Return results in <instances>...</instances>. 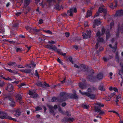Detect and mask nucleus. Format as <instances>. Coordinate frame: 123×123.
<instances>
[{
  "label": "nucleus",
  "mask_w": 123,
  "mask_h": 123,
  "mask_svg": "<svg viewBox=\"0 0 123 123\" xmlns=\"http://www.w3.org/2000/svg\"><path fill=\"white\" fill-rule=\"evenodd\" d=\"M68 96V94L66 93L63 92H61L58 98H57L55 97H53L51 99V101L52 102H61L64 101Z\"/></svg>",
  "instance_id": "obj_1"
},
{
  "label": "nucleus",
  "mask_w": 123,
  "mask_h": 123,
  "mask_svg": "<svg viewBox=\"0 0 123 123\" xmlns=\"http://www.w3.org/2000/svg\"><path fill=\"white\" fill-rule=\"evenodd\" d=\"M45 48H49L54 50L56 52L58 53L61 54V50L57 49L56 46L54 45L50 44L48 45L45 46Z\"/></svg>",
  "instance_id": "obj_2"
},
{
  "label": "nucleus",
  "mask_w": 123,
  "mask_h": 123,
  "mask_svg": "<svg viewBox=\"0 0 123 123\" xmlns=\"http://www.w3.org/2000/svg\"><path fill=\"white\" fill-rule=\"evenodd\" d=\"M0 118L2 119L4 118H7L10 120H13L14 121H16V119L15 118H13L11 117L7 116L5 113L3 112L0 113Z\"/></svg>",
  "instance_id": "obj_3"
},
{
  "label": "nucleus",
  "mask_w": 123,
  "mask_h": 123,
  "mask_svg": "<svg viewBox=\"0 0 123 123\" xmlns=\"http://www.w3.org/2000/svg\"><path fill=\"white\" fill-rule=\"evenodd\" d=\"M79 92L81 93L83 95H86L89 97L91 99H93L95 98V95L93 94H91L88 92H82L81 90H79Z\"/></svg>",
  "instance_id": "obj_4"
},
{
  "label": "nucleus",
  "mask_w": 123,
  "mask_h": 123,
  "mask_svg": "<svg viewBox=\"0 0 123 123\" xmlns=\"http://www.w3.org/2000/svg\"><path fill=\"white\" fill-rule=\"evenodd\" d=\"M91 32L90 30H89V31H86V33H83L82 34L83 38L86 39L88 38H89L91 35Z\"/></svg>",
  "instance_id": "obj_5"
},
{
  "label": "nucleus",
  "mask_w": 123,
  "mask_h": 123,
  "mask_svg": "<svg viewBox=\"0 0 123 123\" xmlns=\"http://www.w3.org/2000/svg\"><path fill=\"white\" fill-rule=\"evenodd\" d=\"M104 105L101 103H98L97 104L95 107V111H100L101 108L100 107H103Z\"/></svg>",
  "instance_id": "obj_6"
},
{
  "label": "nucleus",
  "mask_w": 123,
  "mask_h": 123,
  "mask_svg": "<svg viewBox=\"0 0 123 123\" xmlns=\"http://www.w3.org/2000/svg\"><path fill=\"white\" fill-rule=\"evenodd\" d=\"M105 32V29L104 27H102L100 31H98L96 34V36L99 37L103 36Z\"/></svg>",
  "instance_id": "obj_7"
},
{
  "label": "nucleus",
  "mask_w": 123,
  "mask_h": 123,
  "mask_svg": "<svg viewBox=\"0 0 123 123\" xmlns=\"http://www.w3.org/2000/svg\"><path fill=\"white\" fill-rule=\"evenodd\" d=\"M77 11L76 9V8H70L69 10L68 11L67 13L68 14H69L70 16H73V12H76Z\"/></svg>",
  "instance_id": "obj_8"
},
{
  "label": "nucleus",
  "mask_w": 123,
  "mask_h": 123,
  "mask_svg": "<svg viewBox=\"0 0 123 123\" xmlns=\"http://www.w3.org/2000/svg\"><path fill=\"white\" fill-rule=\"evenodd\" d=\"M48 107L49 108V110L50 111V113L53 115H55V113H54V111L53 110L54 108L55 109H56L57 108V106L56 105H54V107L50 105H49Z\"/></svg>",
  "instance_id": "obj_9"
},
{
  "label": "nucleus",
  "mask_w": 123,
  "mask_h": 123,
  "mask_svg": "<svg viewBox=\"0 0 123 123\" xmlns=\"http://www.w3.org/2000/svg\"><path fill=\"white\" fill-rule=\"evenodd\" d=\"M7 100H9V103H10V105L12 106H14L15 104V103L13 101V99L10 97H6L5 98Z\"/></svg>",
  "instance_id": "obj_10"
},
{
  "label": "nucleus",
  "mask_w": 123,
  "mask_h": 123,
  "mask_svg": "<svg viewBox=\"0 0 123 123\" xmlns=\"http://www.w3.org/2000/svg\"><path fill=\"white\" fill-rule=\"evenodd\" d=\"M15 96L17 101L20 103L22 100L21 95L19 94H16Z\"/></svg>",
  "instance_id": "obj_11"
},
{
  "label": "nucleus",
  "mask_w": 123,
  "mask_h": 123,
  "mask_svg": "<svg viewBox=\"0 0 123 123\" xmlns=\"http://www.w3.org/2000/svg\"><path fill=\"white\" fill-rule=\"evenodd\" d=\"M123 31V24L120 27L118 26V29L117 30V32L116 34V36L117 37L118 36L119 33V32H121V33H122Z\"/></svg>",
  "instance_id": "obj_12"
},
{
  "label": "nucleus",
  "mask_w": 123,
  "mask_h": 123,
  "mask_svg": "<svg viewBox=\"0 0 123 123\" xmlns=\"http://www.w3.org/2000/svg\"><path fill=\"white\" fill-rule=\"evenodd\" d=\"M29 94L33 98L37 97V93L33 91L32 90H29Z\"/></svg>",
  "instance_id": "obj_13"
},
{
  "label": "nucleus",
  "mask_w": 123,
  "mask_h": 123,
  "mask_svg": "<svg viewBox=\"0 0 123 123\" xmlns=\"http://www.w3.org/2000/svg\"><path fill=\"white\" fill-rule=\"evenodd\" d=\"M101 24V22L99 20L95 19L94 22V24L93 25V28H94L95 27H96V25H100Z\"/></svg>",
  "instance_id": "obj_14"
},
{
  "label": "nucleus",
  "mask_w": 123,
  "mask_h": 123,
  "mask_svg": "<svg viewBox=\"0 0 123 123\" xmlns=\"http://www.w3.org/2000/svg\"><path fill=\"white\" fill-rule=\"evenodd\" d=\"M6 90L8 91L12 92L14 90V89L12 85L9 84L8 85Z\"/></svg>",
  "instance_id": "obj_15"
},
{
  "label": "nucleus",
  "mask_w": 123,
  "mask_h": 123,
  "mask_svg": "<svg viewBox=\"0 0 123 123\" xmlns=\"http://www.w3.org/2000/svg\"><path fill=\"white\" fill-rule=\"evenodd\" d=\"M97 40L98 41V42H97L96 44L95 47L96 49H98V45L100 43V42H102L103 41V39L102 38L99 37L98 39Z\"/></svg>",
  "instance_id": "obj_16"
},
{
  "label": "nucleus",
  "mask_w": 123,
  "mask_h": 123,
  "mask_svg": "<svg viewBox=\"0 0 123 123\" xmlns=\"http://www.w3.org/2000/svg\"><path fill=\"white\" fill-rule=\"evenodd\" d=\"M98 11L100 12H103L104 13H106L107 12L106 9L103 7H100Z\"/></svg>",
  "instance_id": "obj_17"
},
{
  "label": "nucleus",
  "mask_w": 123,
  "mask_h": 123,
  "mask_svg": "<svg viewBox=\"0 0 123 123\" xmlns=\"http://www.w3.org/2000/svg\"><path fill=\"white\" fill-rule=\"evenodd\" d=\"M97 90V89L94 87L89 88L88 89V92H93L96 91Z\"/></svg>",
  "instance_id": "obj_18"
},
{
  "label": "nucleus",
  "mask_w": 123,
  "mask_h": 123,
  "mask_svg": "<svg viewBox=\"0 0 123 123\" xmlns=\"http://www.w3.org/2000/svg\"><path fill=\"white\" fill-rule=\"evenodd\" d=\"M123 11L122 10L117 11L116 14V15L117 16H120L123 15Z\"/></svg>",
  "instance_id": "obj_19"
},
{
  "label": "nucleus",
  "mask_w": 123,
  "mask_h": 123,
  "mask_svg": "<svg viewBox=\"0 0 123 123\" xmlns=\"http://www.w3.org/2000/svg\"><path fill=\"white\" fill-rule=\"evenodd\" d=\"M79 86L82 89H85L86 87L85 84H83L81 83H79Z\"/></svg>",
  "instance_id": "obj_20"
},
{
  "label": "nucleus",
  "mask_w": 123,
  "mask_h": 123,
  "mask_svg": "<svg viewBox=\"0 0 123 123\" xmlns=\"http://www.w3.org/2000/svg\"><path fill=\"white\" fill-rule=\"evenodd\" d=\"M92 8H91V9L90 10H88L87 13L86 15V17L87 18H88V17L90 16L92 14V11L91 10V9Z\"/></svg>",
  "instance_id": "obj_21"
},
{
  "label": "nucleus",
  "mask_w": 123,
  "mask_h": 123,
  "mask_svg": "<svg viewBox=\"0 0 123 123\" xmlns=\"http://www.w3.org/2000/svg\"><path fill=\"white\" fill-rule=\"evenodd\" d=\"M30 2V0H25V4L24 6V7H26L28 5L29 3Z\"/></svg>",
  "instance_id": "obj_22"
},
{
  "label": "nucleus",
  "mask_w": 123,
  "mask_h": 123,
  "mask_svg": "<svg viewBox=\"0 0 123 123\" xmlns=\"http://www.w3.org/2000/svg\"><path fill=\"white\" fill-rule=\"evenodd\" d=\"M97 77L98 80L102 79L103 78V75L102 74L99 73L97 75Z\"/></svg>",
  "instance_id": "obj_23"
},
{
  "label": "nucleus",
  "mask_w": 123,
  "mask_h": 123,
  "mask_svg": "<svg viewBox=\"0 0 123 123\" xmlns=\"http://www.w3.org/2000/svg\"><path fill=\"white\" fill-rule=\"evenodd\" d=\"M112 58V56H110L109 57H105L103 58V59L106 62L109 59L111 58Z\"/></svg>",
  "instance_id": "obj_24"
},
{
  "label": "nucleus",
  "mask_w": 123,
  "mask_h": 123,
  "mask_svg": "<svg viewBox=\"0 0 123 123\" xmlns=\"http://www.w3.org/2000/svg\"><path fill=\"white\" fill-rule=\"evenodd\" d=\"M109 46L112 49H113L112 50L114 52H115L116 49V44L115 45V46L114 47H112L111 46V45L110 44L109 45Z\"/></svg>",
  "instance_id": "obj_25"
},
{
  "label": "nucleus",
  "mask_w": 123,
  "mask_h": 123,
  "mask_svg": "<svg viewBox=\"0 0 123 123\" xmlns=\"http://www.w3.org/2000/svg\"><path fill=\"white\" fill-rule=\"evenodd\" d=\"M36 84L38 86L42 87L43 86V85L42 84V82L40 81H37L36 83Z\"/></svg>",
  "instance_id": "obj_26"
},
{
  "label": "nucleus",
  "mask_w": 123,
  "mask_h": 123,
  "mask_svg": "<svg viewBox=\"0 0 123 123\" xmlns=\"http://www.w3.org/2000/svg\"><path fill=\"white\" fill-rule=\"evenodd\" d=\"M16 114H15V115L16 117L19 116L20 114V112L19 111V110H17L16 111Z\"/></svg>",
  "instance_id": "obj_27"
},
{
  "label": "nucleus",
  "mask_w": 123,
  "mask_h": 123,
  "mask_svg": "<svg viewBox=\"0 0 123 123\" xmlns=\"http://www.w3.org/2000/svg\"><path fill=\"white\" fill-rule=\"evenodd\" d=\"M16 63L15 62H10L7 63V65L10 66H12L15 65Z\"/></svg>",
  "instance_id": "obj_28"
},
{
  "label": "nucleus",
  "mask_w": 123,
  "mask_h": 123,
  "mask_svg": "<svg viewBox=\"0 0 123 123\" xmlns=\"http://www.w3.org/2000/svg\"><path fill=\"white\" fill-rule=\"evenodd\" d=\"M62 8L61 7L59 6L58 4L56 5L55 6V8L58 10H60L61 8Z\"/></svg>",
  "instance_id": "obj_29"
},
{
  "label": "nucleus",
  "mask_w": 123,
  "mask_h": 123,
  "mask_svg": "<svg viewBox=\"0 0 123 123\" xmlns=\"http://www.w3.org/2000/svg\"><path fill=\"white\" fill-rule=\"evenodd\" d=\"M25 84L24 83H22L20 84L19 85H18V87L19 88H20L21 87H22L23 86H24L25 85ZM23 88H26L27 87L24 86V87H23Z\"/></svg>",
  "instance_id": "obj_30"
},
{
  "label": "nucleus",
  "mask_w": 123,
  "mask_h": 123,
  "mask_svg": "<svg viewBox=\"0 0 123 123\" xmlns=\"http://www.w3.org/2000/svg\"><path fill=\"white\" fill-rule=\"evenodd\" d=\"M82 106L83 108L86 109H88L89 107V105L85 104H83Z\"/></svg>",
  "instance_id": "obj_31"
},
{
  "label": "nucleus",
  "mask_w": 123,
  "mask_h": 123,
  "mask_svg": "<svg viewBox=\"0 0 123 123\" xmlns=\"http://www.w3.org/2000/svg\"><path fill=\"white\" fill-rule=\"evenodd\" d=\"M106 39H108L110 37V33L108 31H106Z\"/></svg>",
  "instance_id": "obj_32"
},
{
  "label": "nucleus",
  "mask_w": 123,
  "mask_h": 123,
  "mask_svg": "<svg viewBox=\"0 0 123 123\" xmlns=\"http://www.w3.org/2000/svg\"><path fill=\"white\" fill-rule=\"evenodd\" d=\"M5 83L3 81L0 80V86L1 87L5 85Z\"/></svg>",
  "instance_id": "obj_33"
},
{
  "label": "nucleus",
  "mask_w": 123,
  "mask_h": 123,
  "mask_svg": "<svg viewBox=\"0 0 123 123\" xmlns=\"http://www.w3.org/2000/svg\"><path fill=\"white\" fill-rule=\"evenodd\" d=\"M31 69H25V73H31Z\"/></svg>",
  "instance_id": "obj_34"
},
{
  "label": "nucleus",
  "mask_w": 123,
  "mask_h": 123,
  "mask_svg": "<svg viewBox=\"0 0 123 123\" xmlns=\"http://www.w3.org/2000/svg\"><path fill=\"white\" fill-rule=\"evenodd\" d=\"M71 97L72 98L76 99L77 98V97L76 94L71 95Z\"/></svg>",
  "instance_id": "obj_35"
},
{
  "label": "nucleus",
  "mask_w": 123,
  "mask_h": 123,
  "mask_svg": "<svg viewBox=\"0 0 123 123\" xmlns=\"http://www.w3.org/2000/svg\"><path fill=\"white\" fill-rule=\"evenodd\" d=\"M1 77H2V78L5 80H12V79L11 78H9V77H7V78H5L4 77H3L2 76H1Z\"/></svg>",
  "instance_id": "obj_36"
},
{
  "label": "nucleus",
  "mask_w": 123,
  "mask_h": 123,
  "mask_svg": "<svg viewBox=\"0 0 123 123\" xmlns=\"http://www.w3.org/2000/svg\"><path fill=\"white\" fill-rule=\"evenodd\" d=\"M25 28L27 30H30V31L32 30V29L29 26H27L25 27Z\"/></svg>",
  "instance_id": "obj_37"
},
{
  "label": "nucleus",
  "mask_w": 123,
  "mask_h": 123,
  "mask_svg": "<svg viewBox=\"0 0 123 123\" xmlns=\"http://www.w3.org/2000/svg\"><path fill=\"white\" fill-rule=\"evenodd\" d=\"M100 90H101L102 91H104L105 90V89L102 86H100L99 88Z\"/></svg>",
  "instance_id": "obj_38"
},
{
  "label": "nucleus",
  "mask_w": 123,
  "mask_h": 123,
  "mask_svg": "<svg viewBox=\"0 0 123 123\" xmlns=\"http://www.w3.org/2000/svg\"><path fill=\"white\" fill-rule=\"evenodd\" d=\"M42 109V108L39 107H37L36 108V111L40 110H41Z\"/></svg>",
  "instance_id": "obj_39"
},
{
  "label": "nucleus",
  "mask_w": 123,
  "mask_h": 123,
  "mask_svg": "<svg viewBox=\"0 0 123 123\" xmlns=\"http://www.w3.org/2000/svg\"><path fill=\"white\" fill-rule=\"evenodd\" d=\"M35 75L36 76L38 77V78H39V76L38 75V73L37 70L35 71Z\"/></svg>",
  "instance_id": "obj_40"
},
{
  "label": "nucleus",
  "mask_w": 123,
  "mask_h": 123,
  "mask_svg": "<svg viewBox=\"0 0 123 123\" xmlns=\"http://www.w3.org/2000/svg\"><path fill=\"white\" fill-rule=\"evenodd\" d=\"M48 43L50 44H55L56 43V42L53 41H49Z\"/></svg>",
  "instance_id": "obj_41"
},
{
  "label": "nucleus",
  "mask_w": 123,
  "mask_h": 123,
  "mask_svg": "<svg viewBox=\"0 0 123 123\" xmlns=\"http://www.w3.org/2000/svg\"><path fill=\"white\" fill-rule=\"evenodd\" d=\"M33 31L36 32H38L40 31V30L39 29H37L36 28H35L34 29H32V30Z\"/></svg>",
  "instance_id": "obj_42"
},
{
  "label": "nucleus",
  "mask_w": 123,
  "mask_h": 123,
  "mask_svg": "<svg viewBox=\"0 0 123 123\" xmlns=\"http://www.w3.org/2000/svg\"><path fill=\"white\" fill-rule=\"evenodd\" d=\"M57 61L60 63L62 65H63V63L59 58H58L57 59Z\"/></svg>",
  "instance_id": "obj_43"
},
{
  "label": "nucleus",
  "mask_w": 123,
  "mask_h": 123,
  "mask_svg": "<svg viewBox=\"0 0 123 123\" xmlns=\"http://www.w3.org/2000/svg\"><path fill=\"white\" fill-rule=\"evenodd\" d=\"M46 32V33H48L49 34H52V32L51 31H50L49 30H47L46 31H45Z\"/></svg>",
  "instance_id": "obj_44"
},
{
  "label": "nucleus",
  "mask_w": 123,
  "mask_h": 123,
  "mask_svg": "<svg viewBox=\"0 0 123 123\" xmlns=\"http://www.w3.org/2000/svg\"><path fill=\"white\" fill-rule=\"evenodd\" d=\"M39 40L40 41H44L45 39L44 38H42V37H39Z\"/></svg>",
  "instance_id": "obj_45"
},
{
  "label": "nucleus",
  "mask_w": 123,
  "mask_h": 123,
  "mask_svg": "<svg viewBox=\"0 0 123 123\" xmlns=\"http://www.w3.org/2000/svg\"><path fill=\"white\" fill-rule=\"evenodd\" d=\"M5 69L6 70L8 71L9 72L12 73H13V72L12 71V70H11V69H6V68H5Z\"/></svg>",
  "instance_id": "obj_46"
},
{
  "label": "nucleus",
  "mask_w": 123,
  "mask_h": 123,
  "mask_svg": "<svg viewBox=\"0 0 123 123\" xmlns=\"http://www.w3.org/2000/svg\"><path fill=\"white\" fill-rule=\"evenodd\" d=\"M69 60L72 64H73V62L72 60V58L71 57H69Z\"/></svg>",
  "instance_id": "obj_47"
},
{
  "label": "nucleus",
  "mask_w": 123,
  "mask_h": 123,
  "mask_svg": "<svg viewBox=\"0 0 123 123\" xmlns=\"http://www.w3.org/2000/svg\"><path fill=\"white\" fill-rule=\"evenodd\" d=\"M105 99L106 101H109L110 100V98H109V97H105Z\"/></svg>",
  "instance_id": "obj_48"
},
{
  "label": "nucleus",
  "mask_w": 123,
  "mask_h": 123,
  "mask_svg": "<svg viewBox=\"0 0 123 123\" xmlns=\"http://www.w3.org/2000/svg\"><path fill=\"white\" fill-rule=\"evenodd\" d=\"M73 120V119L71 118H68V121L70 122H72Z\"/></svg>",
  "instance_id": "obj_49"
},
{
  "label": "nucleus",
  "mask_w": 123,
  "mask_h": 123,
  "mask_svg": "<svg viewBox=\"0 0 123 123\" xmlns=\"http://www.w3.org/2000/svg\"><path fill=\"white\" fill-rule=\"evenodd\" d=\"M43 20L42 19H40L39 20V24H42L43 23Z\"/></svg>",
  "instance_id": "obj_50"
},
{
  "label": "nucleus",
  "mask_w": 123,
  "mask_h": 123,
  "mask_svg": "<svg viewBox=\"0 0 123 123\" xmlns=\"http://www.w3.org/2000/svg\"><path fill=\"white\" fill-rule=\"evenodd\" d=\"M21 51V49L19 48H18L16 49V51L18 52H20Z\"/></svg>",
  "instance_id": "obj_51"
},
{
  "label": "nucleus",
  "mask_w": 123,
  "mask_h": 123,
  "mask_svg": "<svg viewBox=\"0 0 123 123\" xmlns=\"http://www.w3.org/2000/svg\"><path fill=\"white\" fill-rule=\"evenodd\" d=\"M65 36L66 37H68L69 36V33L68 32H66L65 33Z\"/></svg>",
  "instance_id": "obj_52"
},
{
  "label": "nucleus",
  "mask_w": 123,
  "mask_h": 123,
  "mask_svg": "<svg viewBox=\"0 0 123 123\" xmlns=\"http://www.w3.org/2000/svg\"><path fill=\"white\" fill-rule=\"evenodd\" d=\"M84 26L85 27L88 25V23L87 22H85L84 23Z\"/></svg>",
  "instance_id": "obj_53"
},
{
  "label": "nucleus",
  "mask_w": 123,
  "mask_h": 123,
  "mask_svg": "<svg viewBox=\"0 0 123 123\" xmlns=\"http://www.w3.org/2000/svg\"><path fill=\"white\" fill-rule=\"evenodd\" d=\"M58 110L60 112L62 113H63L62 110L60 108H59Z\"/></svg>",
  "instance_id": "obj_54"
},
{
  "label": "nucleus",
  "mask_w": 123,
  "mask_h": 123,
  "mask_svg": "<svg viewBox=\"0 0 123 123\" xmlns=\"http://www.w3.org/2000/svg\"><path fill=\"white\" fill-rule=\"evenodd\" d=\"M47 1L49 2H50L52 1L55 2V0H47Z\"/></svg>",
  "instance_id": "obj_55"
},
{
  "label": "nucleus",
  "mask_w": 123,
  "mask_h": 123,
  "mask_svg": "<svg viewBox=\"0 0 123 123\" xmlns=\"http://www.w3.org/2000/svg\"><path fill=\"white\" fill-rule=\"evenodd\" d=\"M21 12H17L16 13V15L17 16H18L21 13Z\"/></svg>",
  "instance_id": "obj_56"
},
{
  "label": "nucleus",
  "mask_w": 123,
  "mask_h": 123,
  "mask_svg": "<svg viewBox=\"0 0 123 123\" xmlns=\"http://www.w3.org/2000/svg\"><path fill=\"white\" fill-rule=\"evenodd\" d=\"M115 94V93H113L111 94L109 96V97L110 98L112 97L113 96H114Z\"/></svg>",
  "instance_id": "obj_57"
},
{
  "label": "nucleus",
  "mask_w": 123,
  "mask_h": 123,
  "mask_svg": "<svg viewBox=\"0 0 123 123\" xmlns=\"http://www.w3.org/2000/svg\"><path fill=\"white\" fill-rule=\"evenodd\" d=\"M120 66L121 67V70L122 71H123V65L121 64Z\"/></svg>",
  "instance_id": "obj_58"
},
{
  "label": "nucleus",
  "mask_w": 123,
  "mask_h": 123,
  "mask_svg": "<svg viewBox=\"0 0 123 123\" xmlns=\"http://www.w3.org/2000/svg\"><path fill=\"white\" fill-rule=\"evenodd\" d=\"M104 113H105V112L104 111H101L100 112L99 115H101L103 114Z\"/></svg>",
  "instance_id": "obj_59"
},
{
  "label": "nucleus",
  "mask_w": 123,
  "mask_h": 123,
  "mask_svg": "<svg viewBox=\"0 0 123 123\" xmlns=\"http://www.w3.org/2000/svg\"><path fill=\"white\" fill-rule=\"evenodd\" d=\"M31 64L33 66H34V67L35 66H36V64H35L34 63V62H31Z\"/></svg>",
  "instance_id": "obj_60"
},
{
  "label": "nucleus",
  "mask_w": 123,
  "mask_h": 123,
  "mask_svg": "<svg viewBox=\"0 0 123 123\" xmlns=\"http://www.w3.org/2000/svg\"><path fill=\"white\" fill-rule=\"evenodd\" d=\"M66 80V78H65L64 79V80H63L62 81H61V83H65V82Z\"/></svg>",
  "instance_id": "obj_61"
},
{
  "label": "nucleus",
  "mask_w": 123,
  "mask_h": 123,
  "mask_svg": "<svg viewBox=\"0 0 123 123\" xmlns=\"http://www.w3.org/2000/svg\"><path fill=\"white\" fill-rule=\"evenodd\" d=\"M99 12H97L96 14L95 15L94 17H96L98 16L99 15Z\"/></svg>",
  "instance_id": "obj_62"
},
{
  "label": "nucleus",
  "mask_w": 123,
  "mask_h": 123,
  "mask_svg": "<svg viewBox=\"0 0 123 123\" xmlns=\"http://www.w3.org/2000/svg\"><path fill=\"white\" fill-rule=\"evenodd\" d=\"M74 67H75L77 68H79V66H78L76 64H74Z\"/></svg>",
  "instance_id": "obj_63"
},
{
  "label": "nucleus",
  "mask_w": 123,
  "mask_h": 123,
  "mask_svg": "<svg viewBox=\"0 0 123 123\" xmlns=\"http://www.w3.org/2000/svg\"><path fill=\"white\" fill-rule=\"evenodd\" d=\"M66 105V103H63L62 104V106L63 107L65 106Z\"/></svg>",
  "instance_id": "obj_64"
}]
</instances>
